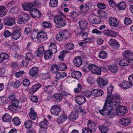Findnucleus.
<instances>
[{"mask_svg":"<svg viewBox=\"0 0 133 133\" xmlns=\"http://www.w3.org/2000/svg\"><path fill=\"white\" fill-rule=\"evenodd\" d=\"M54 21L57 28H60L64 26L66 24L65 20L60 15H56L54 18Z\"/></svg>","mask_w":133,"mask_h":133,"instance_id":"obj_2","label":"nucleus"},{"mask_svg":"<svg viewBox=\"0 0 133 133\" xmlns=\"http://www.w3.org/2000/svg\"><path fill=\"white\" fill-rule=\"evenodd\" d=\"M20 6H14L10 10V11L11 13H16L18 12L20 10Z\"/></svg>","mask_w":133,"mask_h":133,"instance_id":"obj_51","label":"nucleus"},{"mask_svg":"<svg viewBox=\"0 0 133 133\" xmlns=\"http://www.w3.org/2000/svg\"><path fill=\"white\" fill-rule=\"evenodd\" d=\"M51 97L57 102H60L62 99V96L60 94L57 93L55 94L52 95Z\"/></svg>","mask_w":133,"mask_h":133,"instance_id":"obj_29","label":"nucleus"},{"mask_svg":"<svg viewBox=\"0 0 133 133\" xmlns=\"http://www.w3.org/2000/svg\"><path fill=\"white\" fill-rule=\"evenodd\" d=\"M119 123L125 127H128L131 123V120L129 118H123L120 119Z\"/></svg>","mask_w":133,"mask_h":133,"instance_id":"obj_14","label":"nucleus"},{"mask_svg":"<svg viewBox=\"0 0 133 133\" xmlns=\"http://www.w3.org/2000/svg\"><path fill=\"white\" fill-rule=\"evenodd\" d=\"M38 68L37 67H33L30 70L29 73V74L32 77H36L38 75Z\"/></svg>","mask_w":133,"mask_h":133,"instance_id":"obj_19","label":"nucleus"},{"mask_svg":"<svg viewBox=\"0 0 133 133\" xmlns=\"http://www.w3.org/2000/svg\"><path fill=\"white\" fill-rule=\"evenodd\" d=\"M54 54L50 50H47L45 51L44 54V57L45 60L49 59H51Z\"/></svg>","mask_w":133,"mask_h":133,"instance_id":"obj_32","label":"nucleus"},{"mask_svg":"<svg viewBox=\"0 0 133 133\" xmlns=\"http://www.w3.org/2000/svg\"><path fill=\"white\" fill-rule=\"evenodd\" d=\"M127 111V108L124 106L119 105L116 108V113L118 116H122L124 115Z\"/></svg>","mask_w":133,"mask_h":133,"instance_id":"obj_8","label":"nucleus"},{"mask_svg":"<svg viewBox=\"0 0 133 133\" xmlns=\"http://www.w3.org/2000/svg\"><path fill=\"white\" fill-rule=\"evenodd\" d=\"M97 13L99 15L102 17H106L107 16V14L104 11H102L100 10H98L97 11Z\"/></svg>","mask_w":133,"mask_h":133,"instance_id":"obj_57","label":"nucleus"},{"mask_svg":"<svg viewBox=\"0 0 133 133\" xmlns=\"http://www.w3.org/2000/svg\"><path fill=\"white\" fill-rule=\"evenodd\" d=\"M41 87V85L38 83L33 85L29 91L30 93L33 94L35 92Z\"/></svg>","mask_w":133,"mask_h":133,"instance_id":"obj_22","label":"nucleus"},{"mask_svg":"<svg viewBox=\"0 0 133 133\" xmlns=\"http://www.w3.org/2000/svg\"><path fill=\"white\" fill-rule=\"evenodd\" d=\"M114 89L111 85H110L107 88L108 95L106 98L105 102L103 108L99 111L100 114L107 115L110 118L113 117L115 115L114 106L120 102L121 98L118 94L111 95Z\"/></svg>","mask_w":133,"mask_h":133,"instance_id":"obj_1","label":"nucleus"},{"mask_svg":"<svg viewBox=\"0 0 133 133\" xmlns=\"http://www.w3.org/2000/svg\"><path fill=\"white\" fill-rule=\"evenodd\" d=\"M119 86L124 89H128L132 86L129 82L125 81H123L119 83Z\"/></svg>","mask_w":133,"mask_h":133,"instance_id":"obj_21","label":"nucleus"},{"mask_svg":"<svg viewBox=\"0 0 133 133\" xmlns=\"http://www.w3.org/2000/svg\"><path fill=\"white\" fill-rule=\"evenodd\" d=\"M44 50L43 46H41L39 47L37 51V56L38 57L42 56L43 55Z\"/></svg>","mask_w":133,"mask_h":133,"instance_id":"obj_46","label":"nucleus"},{"mask_svg":"<svg viewBox=\"0 0 133 133\" xmlns=\"http://www.w3.org/2000/svg\"><path fill=\"white\" fill-rule=\"evenodd\" d=\"M123 57L125 58H131L133 59V52L127 50L123 51L122 53Z\"/></svg>","mask_w":133,"mask_h":133,"instance_id":"obj_18","label":"nucleus"},{"mask_svg":"<svg viewBox=\"0 0 133 133\" xmlns=\"http://www.w3.org/2000/svg\"><path fill=\"white\" fill-rule=\"evenodd\" d=\"M108 23L111 26L116 27L118 26L120 24L119 22L117 21L116 18L110 17L108 21Z\"/></svg>","mask_w":133,"mask_h":133,"instance_id":"obj_12","label":"nucleus"},{"mask_svg":"<svg viewBox=\"0 0 133 133\" xmlns=\"http://www.w3.org/2000/svg\"><path fill=\"white\" fill-rule=\"evenodd\" d=\"M72 76L75 78L78 79L82 75L81 72L78 71H74L71 74Z\"/></svg>","mask_w":133,"mask_h":133,"instance_id":"obj_39","label":"nucleus"},{"mask_svg":"<svg viewBox=\"0 0 133 133\" xmlns=\"http://www.w3.org/2000/svg\"><path fill=\"white\" fill-rule=\"evenodd\" d=\"M42 26L44 28H50L51 27V25L49 23L45 22L42 23Z\"/></svg>","mask_w":133,"mask_h":133,"instance_id":"obj_60","label":"nucleus"},{"mask_svg":"<svg viewBox=\"0 0 133 133\" xmlns=\"http://www.w3.org/2000/svg\"><path fill=\"white\" fill-rule=\"evenodd\" d=\"M99 129L101 132L102 133H107L108 131L107 127L103 125H99L98 127Z\"/></svg>","mask_w":133,"mask_h":133,"instance_id":"obj_42","label":"nucleus"},{"mask_svg":"<svg viewBox=\"0 0 133 133\" xmlns=\"http://www.w3.org/2000/svg\"><path fill=\"white\" fill-rule=\"evenodd\" d=\"M108 68L111 72L113 74L117 73L118 71V67L116 64H111L109 65Z\"/></svg>","mask_w":133,"mask_h":133,"instance_id":"obj_27","label":"nucleus"},{"mask_svg":"<svg viewBox=\"0 0 133 133\" xmlns=\"http://www.w3.org/2000/svg\"><path fill=\"white\" fill-rule=\"evenodd\" d=\"M73 62L74 64L77 67L81 66L82 65V59L79 57H75L73 59Z\"/></svg>","mask_w":133,"mask_h":133,"instance_id":"obj_26","label":"nucleus"},{"mask_svg":"<svg viewBox=\"0 0 133 133\" xmlns=\"http://www.w3.org/2000/svg\"><path fill=\"white\" fill-rule=\"evenodd\" d=\"M107 55V53L105 51H101L99 54L98 57L99 58L103 59L105 58Z\"/></svg>","mask_w":133,"mask_h":133,"instance_id":"obj_49","label":"nucleus"},{"mask_svg":"<svg viewBox=\"0 0 133 133\" xmlns=\"http://www.w3.org/2000/svg\"><path fill=\"white\" fill-rule=\"evenodd\" d=\"M67 116L65 115H61L59 118H58L57 122L58 123L61 124L64 122L67 119Z\"/></svg>","mask_w":133,"mask_h":133,"instance_id":"obj_31","label":"nucleus"},{"mask_svg":"<svg viewBox=\"0 0 133 133\" xmlns=\"http://www.w3.org/2000/svg\"><path fill=\"white\" fill-rule=\"evenodd\" d=\"M67 76L66 74L63 72H57L56 75V78L57 79H62Z\"/></svg>","mask_w":133,"mask_h":133,"instance_id":"obj_33","label":"nucleus"},{"mask_svg":"<svg viewBox=\"0 0 133 133\" xmlns=\"http://www.w3.org/2000/svg\"><path fill=\"white\" fill-rule=\"evenodd\" d=\"M108 80L101 77H99L96 79V82L97 85L99 87L105 86L108 83Z\"/></svg>","mask_w":133,"mask_h":133,"instance_id":"obj_11","label":"nucleus"},{"mask_svg":"<svg viewBox=\"0 0 133 133\" xmlns=\"http://www.w3.org/2000/svg\"><path fill=\"white\" fill-rule=\"evenodd\" d=\"M79 25L81 29H85L88 26V24L87 21L85 20H81L79 22Z\"/></svg>","mask_w":133,"mask_h":133,"instance_id":"obj_34","label":"nucleus"},{"mask_svg":"<svg viewBox=\"0 0 133 133\" xmlns=\"http://www.w3.org/2000/svg\"><path fill=\"white\" fill-rule=\"evenodd\" d=\"M92 6V3L89 2L85 3L84 4H81L79 6V12L81 14L87 12Z\"/></svg>","mask_w":133,"mask_h":133,"instance_id":"obj_4","label":"nucleus"},{"mask_svg":"<svg viewBox=\"0 0 133 133\" xmlns=\"http://www.w3.org/2000/svg\"><path fill=\"white\" fill-rule=\"evenodd\" d=\"M12 122L13 124L15 126H18L21 123L20 119L17 116H15L12 119Z\"/></svg>","mask_w":133,"mask_h":133,"instance_id":"obj_38","label":"nucleus"},{"mask_svg":"<svg viewBox=\"0 0 133 133\" xmlns=\"http://www.w3.org/2000/svg\"><path fill=\"white\" fill-rule=\"evenodd\" d=\"M8 55L5 52L2 53L0 55V62L2 63L4 60L7 59L9 58Z\"/></svg>","mask_w":133,"mask_h":133,"instance_id":"obj_40","label":"nucleus"},{"mask_svg":"<svg viewBox=\"0 0 133 133\" xmlns=\"http://www.w3.org/2000/svg\"><path fill=\"white\" fill-rule=\"evenodd\" d=\"M8 102V100L5 97H0V104L4 105L7 104Z\"/></svg>","mask_w":133,"mask_h":133,"instance_id":"obj_47","label":"nucleus"},{"mask_svg":"<svg viewBox=\"0 0 133 133\" xmlns=\"http://www.w3.org/2000/svg\"><path fill=\"white\" fill-rule=\"evenodd\" d=\"M30 118L32 120H35L37 117V113L35 111L34 108L32 107L30 109V112L29 114Z\"/></svg>","mask_w":133,"mask_h":133,"instance_id":"obj_24","label":"nucleus"},{"mask_svg":"<svg viewBox=\"0 0 133 133\" xmlns=\"http://www.w3.org/2000/svg\"><path fill=\"white\" fill-rule=\"evenodd\" d=\"M19 103V101L16 99H14L11 101V104L12 105L17 108Z\"/></svg>","mask_w":133,"mask_h":133,"instance_id":"obj_59","label":"nucleus"},{"mask_svg":"<svg viewBox=\"0 0 133 133\" xmlns=\"http://www.w3.org/2000/svg\"><path fill=\"white\" fill-rule=\"evenodd\" d=\"M132 22V21L131 19L127 17H126L124 19V23L126 26H127L131 24Z\"/></svg>","mask_w":133,"mask_h":133,"instance_id":"obj_55","label":"nucleus"},{"mask_svg":"<svg viewBox=\"0 0 133 133\" xmlns=\"http://www.w3.org/2000/svg\"><path fill=\"white\" fill-rule=\"evenodd\" d=\"M129 59L127 60L123 59L120 61L119 63V64L121 66L128 65H129Z\"/></svg>","mask_w":133,"mask_h":133,"instance_id":"obj_48","label":"nucleus"},{"mask_svg":"<svg viewBox=\"0 0 133 133\" xmlns=\"http://www.w3.org/2000/svg\"><path fill=\"white\" fill-rule=\"evenodd\" d=\"M117 8L120 10H124L127 6V4L124 1H122L119 3L117 5Z\"/></svg>","mask_w":133,"mask_h":133,"instance_id":"obj_28","label":"nucleus"},{"mask_svg":"<svg viewBox=\"0 0 133 133\" xmlns=\"http://www.w3.org/2000/svg\"><path fill=\"white\" fill-rule=\"evenodd\" d=\"M88 68L92 72L98 75H101V68H103L102 66L100 67L96 65L91 64H89Z\"/></svg>","mask_w":133,"mask_h":133,"instance_id":"obj_3","label":"nucleus"},{"mask_svg":"<svg viewBox=\"0 0 133 133\" xmlns=\"http://www.w3.org/2000/svg\"><path fill=\"white\" fill-rule=\"evenodd\" d=\"M96 6L97 7L100 9H104L106 8V5L102 3H100L97 4Z\"/></svg>","mask_w":133,"mask_h":133,"instance_id":"obj_61","label":"nucleus"},{"mask_svg":"<svg viewBox=\"0 0 133 133\" xmlns=\"http://www.w3.org/2000/svg\"><path fill=\"white\" fill-rule=\"evenodd\" d=\"M34 58V55L31 52H28L26 54V58L27 60L31 61Z\"/></svg>","mask_w":133,"mask_h":133,"instance_id":"obj_56","label":"nucleus"},{"mask_svg":"<svg viewBox=\"0 0 133 133\" xmlns=\"http://www.w3.org/2000/svg\"><path fill=\"white\" fill-rule=\"evenodd\" d=\"M12 117L8 113L4 114L2 116V119L4 122H9L11 121Z\"/></svg>","mask_w":133,"mask_h":133,"instance_id":"obj_25","label":"nucleus"},{"mask_svg":"<svg viewBox=\"0 0 133 133\" xmlns=\"http://www.w3.org/2000/svg\"><path fill=\"white\" fill-rule=\"evenodd\" d=\"M108 42L110 45L111 46L114 44H116L117 46H119V44L118 42L115 39L111 38L110 39Z\"/></svg>","mask_w":133,"mask_h":133,"instance_id":"obj_52","label":"nucleus"},{"mask_svg":"<svg viewBox=\"0 0 133 133\" xmlns=\"http://www.w3.org/2000/svg\"><path fill=\"white\" fill-rule=\"evenodd\" d=\"M24 73L25 72L23 71H19L15 73V76L18 78L22 77Z\"/></svg>","mask_w":133,"mask_h":133,"instance_id":"obj_62","label":"nucleus"},{"mask_svg":"<svg viewBox=\"0 0 133 133\" xmlns=\"http://www.w3.org/2000/svg\"><path fill=\"white\" fill-rule=\"evenodd\" d=\"M78 117V116L77 113L73 112L69 116V119L71 121H74L77 119Z\"/></svg>","mask_w":133,"mask_h":133,"instance_id":"obj_41","label":"nucleus"},{"mask_svg":"<svg viewBox=\"0 0 133 133\" xmlns=\"http://www.w3.org/2000/svg\"><path fill=\"white\" fill-rule=\"evenodd\" d=\"M61 110V107L58 105H54L51 108L50 111L51 114L55 116H58L59 115V113Z\"/></svg>","mask_w":133,"mask_h":133,"instance_id":"obj_10","label":"nucleus"},{"mask_svg":"<svg viewBox=\"0 0 133 133\" xmlns=\"http://www.w3.org/2000/svg\"><path fill=\"white\" fill-rule=\"evenodd\" d=\"M4 24L9 26H11L15 24V19L12 18L4 21Z\"/></svg>","mask_w":133,"mask_h":133,"instance_id":"obj_23","label":"nucleus"},{"mask_svg":"<svg viewBox=\"0 0 133 133\" xmlns=\"http://www.w3.org/2000/svg\"><path fill=\"white\" fill-rule=\"evenodd\" d=\"M37 5V3L35 1L34 2L29 3L25 2L21 4L23 9L25 11H29L34 7L36 6Z\"/></svg>","mask_w":133,"mask_h":133,"instance_id":"obj_7","label":"nucleus"},{"mask_svg":"<svg viewBox=\"0 0 133 133\" xmlns=\"http://www.w3.org/2000/svg\"><path fill=\"white\" fill-rule=\"evenodd\" d=\"M48 50H50L54 54L56 53L57 51L56 45L54 43H50L49 46Z\"/></svg>","mask_w":133,"mask_h":133,"instance_id":"obj_30","label":"nucleus"},{"mask_svg":"<svg viewBox=\"0 0 133 133\" xmlns=\"http://www.w3.org/2000/svg\"><path fill=\"white\" fill-rule=\"evenodd\" d=\"M22 83L24 87L28 86L30 84V81L29 80L27 79H25L22 81Z\"/></svg>","mask_w":133,"mask_h":133,"instance_id":"obj_63","label":"nucleus"},{"mask_svg":"<svg viewBox=\"0 0 133 133\" xmlns=\"http://www.w3.org/2000/svg\"><path fill=\"white\" fill-rule=\"evenodd\" d=\"M30 13L31 16L34 18H39L41 13L40 11L36 9H33L30 11Z\"/></svg>","mask_w":133,"mask_h":133,"instance_id":"obj_15","label":"nucleus"},{"mask_svg":"<svg viewBox=\"0 0 133 133\" xmlns=\"http://www.w3.org/2000/svg\"><path fill=\"white\" fill-rule=\"evenodd\" d=\"M59 68L61 70L65 71L66 69L67 66L65 64L61 63L59 65Z\"/></svg>","mask_w":133,"mask_h":133,"instance_id":"obj_64","label":"nucleus"},{"mask_svg":"<svg viewBox=\"0 0 133 133\" xmlns=\"http://www.w3.org/2000/svg\"><path fill=\"white\" fill-rule=\"evenodd\" d=\"M77 12L75 11H72L71 13L72 19L73 20V22L76 21L77 19Z\"/></svg>","mask_w":133,"mask_h":133,"instance_id":"obj_58","label":"nucleus"},{"mask_svg":"<svg viewBox=\"0 0 133 133\" xmlns=\"http://www.w3.org/2000/svg\"><path fill=\"white\" fill-rule=\"evenodd\" d=\"M70 32L67 30H62L56 36V39L58 41H61L64 38H67L70 36Z\"/></svg>","mask_w":133,"mask_h":133,"instance_id":"obj_5","label":"nucleus"},{"mask_svg":"<svg viewBox=\"0 0 133 133\" xmlns=\"http://www.w3.org/2000/svg\"><path fill=\"white\" fill-rule=\"evenodd\" d=\"M14 30L12 34V37L14 39L17 40L21 36V34L18 30L19 28L17 26H15L14 27Z\"/></svg>","mask_w":133,"mask_h":133,"instance_id":"obj_16","label":"nucleus"},{"mask_svg":"<svg viewBox=\"0 0 133 133\" xmlns=\"http://www.w3.org/2000/svg\"><path fill=\"white\" fill-rule=\"evenodd\" d=\"M92 95L94 97H100L104 94V92L102 89L97 88L91 90Z\"/></svg>","mask_w":133,"mask_h":133,"instance_id":"obj_13","label":"nucleus"},{"mask_svg":"<svg viewBox=\"0 0 133 133\" xmlns=\"http://www.w3.org/2000/svg\"><path fill=\"white\" fill-rule=\"evenodd\" d=\"M66 52L65 51L63 50L60 52L59 55L58 57L59 60L62 61H63Z\"/></svg>","mask_w":133,"mask_h":133,"instance_id":"obj_54","label":"nucleus"},{"mask_svg":"<svg viewBox=\"0 0 133 133\" xmlns=\"http://www.w3.org/2000/svg\"><path fill=\"white\" fill-rule=\"evenodd\" d=\"M54 89L52 85H48L44 88V91L47 94H49L53 92Z\"/></svg>","mask_w":133,"mask_h":133,"instance_id":"obj_35","label":"nucleus"},{"mask_svg":"<svg viewBox=\"0 0 133 133\" xmlns=\"http://www.w3.org/2000/svg\"><path fill=\"white\" fill-rule=\"evenodd\" d=\"M24 125L26 128H30L32 125V121L30 120L26 121H25Z\"/></svg>","mask_w":133,"mask_h":133,"instance_id":"obj_50","label":"nucleus"},{"mask_svg":"<svg viewBox=\"0 0 133 133\" xmlns=\"http://www.w3.org/2000/svg\"><path fill=\"white\" fill-rule=\"evenodd\" d=\"M7 10L3 5L0 6V17H2L6 15Z\"/></svg>","mask_w":133,"mask_h":133,"instance_id":"obj_37","label":"nucleus"},{"mask_svg":"<svg viewBox=\"0 0 133 133\" xmlns=\"http://www.w3.org/2000/svg\"><path fill=\"white\" fill-rule=\"evenodd\" d=\"M82 38L86 42H90L91 39V38L88 37V34L87 32L83 33L80 34Z\"/></svg>","mask_w":133,"mask_h":133,"instance_id":"obj_36","label":"nucleus"},{"mask_svg":"<svg viewBox=\"0 0 133 133\" xmlns=\"http://www.w3.org/2000/svg\"><path fill=\"white\" fill-rule=\"evenodd\" d=\"M58 2V0H50L49 5L51 7H56L57 6Z\"/></svg>","mask_w":133,"mask_h":133,"instance_id":"obj_44","label":"nucleus"},{"mask_svg":"<svg viewBox=\"0 0 133 133\" xmlns=\"http://www.w3.org/2000/svg\"><path fill=\"white\" fill-rule=\"evenodd\" d=\"M91 90L90 91L89 89H87L83 91L82 94L83 96L87 97L89 98L92 95Z\"/></svg>","mask_w":133,"mask_h":133,"instance_id":"obj_43","label":"nucleus"},{"mask_svg":"<svg viewBox=\"0 0 133 133\" xmlns=\"http://www.w3.org/2000/svg\"><path fill=\"white\" fill-rule=\"evenodd\" d=\"M75 101L78 104L81 105L86 102V100L84 97L78 95L76 97Z\"/></svg>","mask_w":133,"mask_h":133,"instance_id":"obj_20","label":"nucleus"},{"mask_svg":"<svg viewBox=\"0 0 133 133\" xmlns=\"http://www.w3.org/2000/svg\"><path fill=\"white\" fill-rule=\"evenodd\" d=\"M88 19L90 22L94 24H99L101 21V19L100 17L96 16L93 13L88 16Z\"/></svg>","mask_w":133,"mask_h":133,"instance_id":"obj_6","label":"nucleus"},{"mask_svg":"<svg viewBox=\"0 0 133 133\" xmlns=\"http://www.w3.org/2000/svg\"><path fill=\"white\" fill-rule=\"evenodd\" d=\"M48 124L47 120L46 119H44L43 121L40 123L39 126L41 128L46 129Z\"/></svg>","mask_w":133,"mask_h":133,"instance_id":"obj_45","label":"nucleus"},{"mask_svg":"<svg viewBox=\"0 0 133 133\" xmlns=\"http://www.w3.org/2000/svg\"><path fill=\"white\" fill-rule=\"evenodd\" d=\"M95 124L92 121L89 120L88 122V128H84L82 130V133H91V129L94 128Z\"/></svg>","mask_w":133,"mask_h":133,"instance_id":"obj_9","label":"nucleus"},{"mask_svg":"<svg viewBox=\"0 0 133 133\" xmlns=\"http://www.w3.org/2000/svg\"><path fill=\"white\" fill-rule=\"evenodd\" d=\"M37 38L40 41L46 40L48 38L47 35L44 32H41L37 34Z\"/></svg>","mask_w":133,"mask_h":133,"instance_id":"obj_17","label":"nucleus"},{"mask_svg":"<svg viewBox=\"0 0 133 133\" xmlns=\"http://www.w3.org/2000/svg\"><path fill=\"white\" fill-rule=\"evenodd\" d=\"M59 67L58 65H52L51 68V70L53 73L57 72L59 70Z\"/></svg>","mask_w":133,"mask_h":133,"instance_id":"obj_53","label":"nucleus"}]
</instances>
